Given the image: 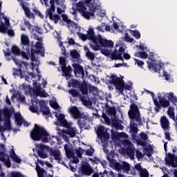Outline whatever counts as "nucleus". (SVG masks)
Returning a JSON list of instances; mask_svg holds the SVG:
<instances>
[{"label":"nucleus","mask_w":177,"mask_h":177,"mask_svg":"<svg viewBox=\"0 0 177 177\" xmlns=\"http://www.w3.org/2000/svg\"><path fill=\"white\" fill-rule=\"evenodd\" d=\"M140 177H149V171L146 169H143L140 171Z\"/></svg>","instance_id":"obj_54"},{"label":"nucleus","mask_w":177,"mask_h":177,"mask_svg":"<svg viewBox=\"0 0 177 177\" xmlns=\"http://www.w3.org/2000/svg\"><path fill=\"white\" fill-rule=\"evenodd\" d=\"M4 128L6 129V131H10L12 129L10 120H4Z\"/></svg>","instance_id":"obj_50"},{"label":"nucleus","mask_w":177,"mask_h":177,"mask_svg":"<svg viewBox=\"0 0 177 177\" xmlns=\"http://www.w3.org/2000/svg\"><path fill=\"white\" fill-rule=\"evenodd\" d=\"M138 53L141 59H147L149 57V55H147V53H146V52L145 51H142V52L138 51Z\"/></svg>","instance_id":"obj_63"},{"label":"nucleus","mask_w":177,"mask_h":177,"mask_svg":"<svg viewBox=\"0 0 177 177\" xmlns=\"http://www.w3.org/2000/svg\"><path fill=\"white\" fill-rule=\"evenodd\" d=\"M138 123L136 122H130V131L131 133H133L134 135H136L139 131V129L138 128Z\"/></svg>","instance_id":"obj_32"},{"label":"nucleus","mask_w":177,"mask_h":177,"mask_svg":"<svg viewBox=\"0 0 177 177\" xmlns=\"http://www.w3.org/2000/svg\"><path fill=\"white\" fill-rule=\"evenodd\" d=\"M93 153H95V149L92 148V146H91V149H88L86 150V156H93Z\"/></svg>","instance_id":"obj_57"},{"label":"nucleus","mask_w":177,"mask_h":177,"mask_svg":"<svg viewBox=\"0 0 177 177\" xmlns=\"http://www.w3.org/2000/svg\"><path fill=\"white\" fill-rule=\"evenodd\" d=\"M59 121L60 127H63L64 128L66 129V130L63 129L62 131L63 137L64 138V135H68L69 138H75V135H77V130L75 128L72 127L73 122H68L67 120H66V115H61Z\"/></svg>","instance_id":"obj_5"},{"label":"nucleus","mask_w":177,"mask_h":177,"mask_svg":"<svg viewBox=\"0 0 177 177\" xmlns=\"http://www.w3.org/2000/svg\"><path fill=\"white\" fill-rule=\"evenodd\" d=\"M62 73L66 78H71V73H73V68L68 65L67 66L62 67Z\"/></svg>","instance_id":"obj_26"},{"label":"nucleus","mask_w":177,"mask_h":177,"mask_svg":"<svg viewBox=\"0 0 177 177\" xmlns=\"http://www.w3.org/2000/svg\"><path fill=\"white\" fill-rule=\"evenodd\" d=\"M109 84L114 85L115 89L119 92L120 95H124V90L132 91V85L125 84L124 80L118 77L116 75H112L110 77Z\"/></svg>","instance_id":"obj_3"},{"label":"nucleus","mask_w":177,"mask_h":177,"mask_svg":"<svg viewBox=\"0 0 177 177\" xmlns=\"http://www.w3.org/2000/svg\"><path fill=\"white\" fill-rule=\"evenodd\" d=\"M30 60L32 62H35V60H37V57H35V53H41V50H35L32 48V46H31L30 48Z\"/></svg>","instance_id":"obj_33"},{"label":"nucleus","mask_w":177,"mask_h":177,"mask_svg":"<svg viewBox=\"0 0 177 177\" xmlns=\"http://www.w3.org/2000/svg\"><path fill=\"white\" fill-rule=\"evenodd\" d=\"M25 15L28 19H35V17L34 16V13L31 12V10H27L26 12H25Z\"/></svg>","instance_id":"obj_60"},{"label":"nucleus","mask_w":177,"mask_h":177,"mask_svg":"<svg viewBox=\"0 0 177 177\" xmlns=\"http://www.w3.org/2000/svg\"><path fill=\"white\" fill-rule=\"evenodd\" d=\"M68 93L73 96V97H80V96L82 95L78 92L77 90L74 88L69 90Z\"/></svg>","instance_id":"obj_40"},{"label":"nucleus","mask_w":177,"mask_h":177,"mask_svg":"<svg viewBox=\"0 0 177 177\" xmlns=\"http://www.w3.org/2000/svg\"><path fill=\"white\" fill-rule=\"evenodd\" d=\"M144 150L145 151V156H147V157H151V151L153 150V148H150V147H147V148H144Z\"/></svg>","instance_id":"obj_52"},{"label":"nucleus","mask_w":177,"mask_h":177,"mask_svg":"<svg viewBox=\"0 0 177 177\" xmlns=\"http://www.w3.org/2000/svg\"><path fill=\"white\" fill-rule=\"evenodd\" d=\"M149 59L151 60V62H147L148 67L150 70H152V71H154V73H157L162 69V66L158 64L157 60L151 57H149Z\"/></svg>","instance_id":"obj_9"},{"label":"nucleus","mask_w":177,"mask_h":177,"mask_svg":"<svg viewBox=\"0 0 177 177\" xmlns=\"http://www.w3.org/2000/svg\"><path fill=\"white\" fill-rule=\"evenodd\" d=\"M87 37L88 41H92L93 44H97V40L99 39V36H96L95 33V30L93 28H89L87 31Z\"/></svg>","instance_id":"obj_19"},{"label":"nucleus","mask_w":177,"mask_h":177,"mask_svg":"<svg viewBox=\"0 0 177 177\" xmlns=\"http://www.w3.org/2000/svg\"><path fill=\"white\" fill-rule=\"evenodd\" d=\"M113 167L116 171H121L122 169V163H120L118 162H115L113 164Z\"/></svg>","instance_id":"obj_53"},{"label":"nucleus","mask_w":177,"mask_h":177,"mask_svg":"<svg viewBox=\"0 0 177 177\" xmlns=\"http://www.w3.org/2000/svg\"><path fill=\"white\" fill-rule=\"evenodd\" d=\"M0 150H2L0 151V161L3 162L7 168H10L12 163L10 162L9 155L5 153V145L0 144Z\"/></svg>","instance_id":"obj_6"},{"label":"nucleus","mask_w":177,"mask_h":177,"mask_svg":"<svg viewBox=\"0 0 177 177\" xmlns=\"http://www.w3.org/2000/svg\"><path fill=\"white\" fill-rule=\"evenodd\" d=\"M30 136L32 140L37 142H44V143L49 142V133L45 129L44 127H42L37 124H35V127L30 132Z\"/></svg>","instance_id":"obj_1"},{"label":"nucleus","mask_w":177,"mask_h":177,"mask_svg":"<svg viewBox=\"0 0 177 177\" xmlns=\"http://www.w3.org/2000/svg\"><path fill=\"white\" fill-rule=\"evenodd\" d=\"M50 106L54 109L55 110H56V109H58L59 107V104H57V102L55 101H50Z\"/></svg>","instance_id":"obj_64"},{"label":"nucleus","mask_w":177,"mask_h":177,"mask_svg":"<svg viewBox=\"0 0 177 177\" xmlns=\"http://www.w3.org/2000/svg\"><path fill=\"white\" fill-rule=\"evenodd\" d=\"M122 169H123L124 172H129L131 170V165L125 161H123L122 162Z\"/></svg>","instance_id":"obj_38"},{"label":"nucleus","mask_w":177,"mask_h":177,"mask_svg":"<svg viewBox=\"0 0 177 177\" xmlns=\"http://www.w3.org/2000/svg\"><path fill=\"white\" fill-rule=\"evenodd\" d=\"M11 50H12V55H15V56H20V54H21L20 48H19L17 46H15V45L12 46Z\"/></svg>","instance_id":"obj_39"},{"label":"nucleus","mask_w":177,"mask_h":177,"mask_svg":"<svg viewBox=\"0 0 177 177\" xmlns=\"http://www.w3.org/2000/svg\"><path fill=\"white\" fill-rule=\"evenodd\" d=\"M132 35L134 36L136 39H140V32L139 30H136L132 31Z\"/></svg>","instance_id":"obj_58"},{"label":"nucleus","mask_w":177,"mask_h":177,"mask_svg":"<svg viewBox=\"0 0 177 177\" xmlns=\"http://www.w3.org/2000/svg\"><path fill=\"white\" fill-rule=\"evenodd\" d=\"M101 53H102V55H104V56H109L110 57V55H111V51L107 49H102Z\"/></svg>","instance_id":"obj_61"},{"label":"nucleus","mask_w":177,"mask_h":177,"mask_svg":"<svg viewBox=\"0 0 177 177\" xmlns=\"http://www.w3.org/2000/svg\"><path fill=\"white\" fill-rule=\"evenodd\" d=\"M30 46H32V49L35 48L36 50H41L42 49V43L41 41H37L35 45H34V41H32Z\"/></svg>","instance_id":"obj_42"},{"label":"nucleus","mask_w":177,"mask_h":177,"mask_svg":"<svg viewBox=\"0 0 177 177\" xmlns=\"http://www.w3.org/2000/svg\"><path fill=\"white\" fill-rule=\"evenodd\" d=\"M126 145H128V147L126 149V154H127L131 160H133V158H135V147H133V144L128 140L126 141Z\"/></svg>","instance_id":"obj_16"},{"label":"nucleus","mask_w":177,"mask_h":177,"mask_svg":"<svg viewBox=\"0 0 177 177\" xmlns=\"http://www.w3.org/2000/svg\"><path fill=\"white\" fill-rule=\"evenodd\" d=\"M71 56L73 59H80V57H81V56L80 55V53H78V51L77 50H73L71 51Z\"/></svg>","instance_id":"obj_45"},{"label":"nucleus","mask_w":177,"mask_h":177,"mask_svg":"<svg viewBox=\"0 0 177 177\" xmlns=\"http://www.w3.org/2000/svg\"><path fill=\"white\" fill-rule=\"evenodd\" d=\"M74 69V74L77 75V74H80L82 77L85 75V72L84 71V67L80 65L78 63H75L72 64Z\"/></svg>","instance_id":"obj_21"},{"label":"nucleus","mask_w":177,"mask_h":177,"mask_svg":"<svg viewBox=\"0 0 177 177\" xmlns=\"http://www.w3.org/2000/svg\"><path fill=\"white\" fill-rule=\"evenodd\" d=\"M2 113L3 114V119L2 118ZM10 118H12V110L4 108L3 110L0 109V122L1 121H8L10 120Z\"/></svg>","instance_id":"obj_14"},{"label":"nucleus","mask_w":177,"mask_h":177,"mask_svg":"<svg viewBox=\"0 0 177 177\" xmlns=\"http://www.w3.org/2000/svg\"><path fill=\"white\" fill-rule=\"evenodd\" d=\"M111 127L115 128L116 131H122V129H124V126H122V124H121V123L117 119L112 120Z\"/></svg>","instance_id":"obj_29"},{"label":"nucleus","mask_w":177,"mask_h":177,"mask_svg":"<svg viewBox=\"0 0 177 177\" xmlns=\"http://www.w3.org/2000/svg\"><path fill=\"white\" fill-rule=\"evenodd\" d=\"M29 110L32 113H35L36 114H38L39 108L37 104H32L31 106H30Z\"/></svg>","instance_id":"obj_48"},{"label":"nucleus","mask_w":177,"mask_h":177,"mask_svg":"<svg viewBox=\"0 0 177 177\" xmlns=\"http://www.w3.org/2000/svg\"><path fill=\"white\" fill-rule=\"evenodd\" d=\"M97 44H100L102 48H113L114 46V42L111 40H107V39H104L102 35H98Z\"/></svg>","instance_id":"obj_12"},{"label":"nucleus","mask_w":177,"mask_h":177,"mask_svg":"<svg viewBox=\"0 0 177 177\" xmlns=\"http://www.w3.org/2000/svg\"><path fill=\"white\" fill-rule=\"evenodd\" d=\"M40 112L42 113L43 115H49L50 114V109L44 104H41Z\"/></svg>","instance_id":"obj_31"},{"label":"nucleus","mask_w":177,"mask_h":177,"mask_svg":"<svg viewBox=\"0 0 177 177\" xmlns=\"http://www.w3.org/2000/svg\"><path fill=\"white\" fill-rule=\"evenodd\" d=\"M167 115L169 116L170 118H172L175 122H176V118H175V113L174 112V110L171 109V106L169 107V109L167 111Z\"/></svg>","instance_id":"obj_46"},{"label":"nucleus","mask_w":177,"mask_h":177,"mask_svg":"<svg viewBox=\"0 0 177 177\" xmlns=\"http://www.w3.org/2000/svg\"><path fill=\"white\" fill-rule=\"evenodd\" d=\"M21 42L24 46H26V50L30 55V49H31V45L30 44V38L26 35H22L21 37Z\"/></svg>","instance_id":"obj_17"},{"label":"nucleus","mask_w":177,"mask_h":177,"mask_svg":"<svg viewBox=\"0 0 177 177\" xmlns=\"http://www.w3.org/2000/svg\"><path fill=\"white\" fill-rule=\"evenodd\" d=\"M14 118L15 122H17V125H19V127H21V125H23V122L25 127H28L30 125L28 122L24 121V119L21 117V114H20V113H15Z\"/></svg>","instance_id":"obj_18"},{"label":"nucleus","mask_w":177,"mask_h":177,"mask_svg":"<svg viewBox=\"0 0 177 177\" xmlns=\"http://www.w3.org/2000/svg\"><path fill=\"white\" fill-rule=\"evenodd\" d=\"M53 10H50V8H48L47 10V13L50 17V20H53L55 24H57L59 23V20H60V17L57 15H53Z\"/></svg>","instance_id":"obj_25"},{"label":"nucleus","mask_w":177,"mask_h":177,"mask_svg":"<svg viewBox=\"0 0 177 177\" xmlns=\"http://www.w3.org/2000/svg\"><path fill=\"white\" fill-rule=\"evenodd\" d=\"M139 136L140 138H137L136 140V142L137 145H138V146H142L143 147H145V146H146L147 145L146 142H147V139H149V136L146 133L143 131L140 133Z\"/></svg>","instance_id":"obj_15"},{"label":"nucleus","mask_w":177,"mask_h":177,"mask_svg":"<svg viewBox=\"0 0 177 177\" xmlns=\"http://www.w3.org/2000/svg\"><path fill=\"white\" fill-rule=\"evenodd\" d=\"M96 134L100 140L106 141L110 139V134H109L104 126L98 127L96 131Z\"/></svg>","instance_id":"obj_7"},{"label":"nucleus","mask_w":177,"mask_h":177,"mask_svg":"<svg viewBox=\"0 0 177 177\" xmlns=\"http://www.w3.org/2000/svg\"><path fill=\"white\" fill-rule=\"evenodd\" d=\"M36 171L37 172V176L38 177H46V175L48 174V171H46L44 168H41L39 165H36Z\"/></svg>","instance_id":"obj_27"},{"label":"nucleus","mask_w":177,"mask_h":177,"mask_svg":"<svg viewBox=\"0 0 177 177\" xmlns=\"http://www.w3.org/2000/svg\"><path fill=\"white\" fill-rule=\"evenodd\" d=\"M64 150L68 158H73V157H74V151L70 148L68 145L66 144L64 145Z\"/></svg>","instance_id":"obj_30"},{"label":"nucleus","mask_w":177,"mask_h":177,"mask_svg":"<svg viewBox=\"0 0 177 177\" xmlns=\"http://www.w3.org/2000/svg\"><path fill=\"white\" fill-rule=\"evenodd\" d=\"M79 88L83 95H88V84L86 83H81Z\"/></svg>","instance_id":"obj_35"},{"label":"nucleus","mask_w":177,"mask_h":177,"mask_svg":"<svg viewBox=\"0 0 177 177\" xmlns=\"http://www.w3.org/2000/svg\"><path fill=\"white\" fill-rule=\"evenodd\" d=\"M80 99L84 104V106H91V102L85 99V97L84 95H80Z\"/></svg>","instance_id":"obj_47"},{"label":"nucleus","mask_w":177,"mask_h":177,"mask_svg":"<svg viewBox=\"0 0 177 177\" xmlns=\"http://www.w3.org/2000/svg\"><path fill=\"white\" fill-rule=\"evenodd\" d=\"M109 57L112 59V60H122L121 57H120L117 49L114 50V51L111 53Z\"/></svg>","instance_id":"obj_36"},{"label":"nucleus","mask_w":177,"mask_h":177,"mask_svg":"<svg viewBox=\"0 0 177 177\" xmlns=\"http://www.w3.org/2000/svg\"><path fill=\"white\" fill-rule=\"evenodd\" d=\"M134 61H135V64H137L138 67L143 68V66H145V62L140 61L136 58H134Z\"/></svg>","instance_id":"obj_55"},{"label":"nucleus","mask_w":177,"mask_h":177,"mask_svg":"<svg viewBox=\"0 0 177 177\" xmlns=\"http://www.w3.org/2000/svg\"><path fill=\"white\" fill-rule=\"evenodd\" d=\"M11 158L15 162H17V164H20V162H21V159H20L17 155H15L14 156H12Z\"/></svg>","instance_id":"obj_62"},{"label":"nucleus","mask_w":177,"mask_h":177,"mask_svg":"<svg viewBox=\"0 0 177 177\" xmlns=\"http://www.w3.org/2000/svg\"><path fill=\"white\" fill-rule=\"evenodd\" d=\"M76 8L80 10V12H83L84 10H86V7L84 6V3L82 1H79L76 4Z\"/></svg>","instance_id":"obj_41"},{"label":"nucleus","mask_w":177,"mask_h":177,"mask_svg":"<svg viewBox=\"0 0 177 177\" xmlns=\"http://www.w3.org/2000/svg\"><path fill=\"white\" fill-rule=\"evenodd\" d=\"M158 99H159V103L163 109H167V107H169V106H171L169 100H167L165 96L162 97L161 95H158Z\"/></svg>","instance_id":"obj_24"},{"label":"nucleus","mask_w":177,"mask_h":177,"mask_svg":"<svg viewBox=\"0 0 177 177\" xmlns=\"http://www.w3.org/2000/svg\"><path fill=\"white\" fill-rule=\"evenodd\" d=\"M88 10L89 11H86L84 10L83 12H82V16H84V19H86L87 20H89L91 17H93V16H95V12H96V5L89 4Z\"/></svg>","instance_id":"obj_10"},{"label":"nucleus","mask_w":177,"mask_h":177,"mask_svg":"<svg viewBox=\"0 0 177 177\" xmlns=\"http://www.w3.org/2000/svg\"><path fill=\"white\" fill-rule=\"evenodd\" d=\"M165 163L167 165H171L173 168H176L177 167V156L175 153H169L167 156L165 158Z\"/></svg>","instance_id":"obj_11"},{"label":"nucleus","mask_w":177,"mask_h":177,"mask_svg":"<svg viewBox=\"0 0 177 177\" xmlns=\"http://www.w3.org/2000/svg\"><path fill=\"white\" fill-rule=\"evenodd\" d=\"M32 85L34 86L32 89L33 95L35 96H41V97H46V93H45V91H41L39 90V86H38L37 82H34Z\"/></svg>","instance_id":"obj_20"},{"label":"nucleus","mask_w":177,"mask_h":177,"mask_svg":"<svg viewBox=\"0 0 177 177\" xmlns=\"http://www.w3.org/2000/svg\"><path fill=\"white\" fill-rule=\"evenodd\" d=\"M168 99L171 102V103H174V104H175V103H177V97L174 94V93H169Z\"/></svg>","instance_id":"obj_44"},{"label":"nucleus","mask_w":177,"mask_h":177,"mask_svg":"<svg viewBox=\"0 0 177 177\" xmlns=\"http://www.w3.org/2000/svg\"><path fill=\"white\" fill-rule=\"evenodd\" d=\"M59 64L62 66V67L67 66V62H66V58L64 57H59Z\"/></svg>","instance_id":"obj_56"},{"label":"nucleus","mask_w":177,"mask_h":177,"mask_svg":"<svg viewBox=\"0 0 177 177\" xmlns=\"http://www.w3.org/2000/svg\"><path fill=\"white\" fill-rule=\"evenodd\" d=\"M81 82H80L78 80L75 79H73L71 82V85L73 88H80L81 86Z\"/></svg>","instance_id":"obj_49"},{"label":"nucleus","mask_w":177,"mask_h":177,"mask_svg":"<svg viewBox=\"0 0 177 177\" xmlns=\"http://www.w3.org/2000/svg\"><path fill=\"white\" fill-rule=\"evenodd\" d=\"M70 113L72 114L73 118L77 120V124L80 129H87L86 127L89 125V117L85 114L81 113L78 107L72 106L69 109Z\"/></svg>","instance_id":"obj_2"},{"label":"nucleus","mask_w":177,"mask_h":177,"mask_svg":"<svg viewBox=\"0 0 177 177\" xmlns=\"http://www.w3.org/2000/svg\"><path fill=\"white\" fill-rule=\"evenodd\" d=\"M8 31V26L5 25V24L1 21L0 22V32L2 34H6V32Z\"/></svg>","instance_id":"obj_43"},{"label":"nucleus","mask_w":177,"mask_h":177,"mask_svg":"<svg viewBox=\"0 0 177 177\" xmlns=\"http://www.w3.org/2000/svg\"><path fill=\"white\" fill-rule=\"evenodd\" d=\"M85 50H87L86 53V56L88 60H91V62H93L95 60V53L91 52L89 50V48L88 47H84Z\"/></svg>","instance_id":"obj_34"},{"label":"nucleus","mask_w":177,"mask_h":177,"mask_svg":"<svg viewBox=\"0 0 177 177\" xmlns=\"http://www.w3.org/2000/svg\"><path fill=\"white\" fill-rule=\"evenodd\" d=\"M160 125L164 131H169V120H168L167 116H162L160 118Z\"/></svg>","instance_id":"obj_23"},{"label":"nucleus","mask_w":177,"mask_h":177,"mask_svg":"<svg viewBox=\"0 0 177 177\" xmlns=\"http://www.w3.org/2000/svg\"><path fill=\"white\" fill-rule=\"evenodd\" d=\"M55 2L56 5H58L59 6H64V1L63 0H50V10L55 11Z\"/></svg>","instance_id":"obj_28"},{"label":"nucleus","mask_w":177,"mask_h":177,"mask_svg":"<svg viewBox=\"0 0 177 177\" xmlns=\"http://www.w3.org/2000/svg\"><path fill=\"white\" fill-rule=\"evenodd\" d=\"M50 156L54 157V160H55V161H57L58 164H62V165H64V161L62 160V154L60 153V150L50 149Z\"/></svg>","instance_id":"obj_13"},{"label":"nucleus","mask_w":177,"mask_h":177,"mask_svg":"<svg viewBox=\"0 0 177 177\" xmlns=\"http://www.w3.org/2000/svg\"><path fill=\"white\" fill-rule=\"evenodd\" d=\"M48 147L45 145H39L38 149H37V154L40 158H48V153L45 152V150H46Z\"/></svg>","instance_id":"obj_22"},{"label":"nucleus","mask_w":177,"mask_h":177,"mask_svg":"<svg viewBox=\"0 0 177 177\" xmlns=\"http://www.w3.org/2000/svg\"><path fill=\"white\" fill-rule=\"evenodd\" d=\"M107 108V113L109 115H115L117 114V110L115 109V106H109L106 105Z\"/></svg>","instance_id":"obj_37"},{"label":"nucleus","mask_w":177,"mask_h":177,"mask_svg":"<svg viewBox=\"0 0 177 177\" xmlns=\"http://www.w3.org/2000/svg\"><path fill=\"white\" fill-rule=\"evenodd\" d=\"M145 155L140 151V150H136V157L138 160H141V158H143Z\"/></svg>","instance_id":"obj_59"},{"label":"nucleus","mask_w":177,"mask_h":177,"mask_svg":"<svg viewBox=\"0 0 177 177\" xmlns=\"http://www.w3.org/2000/svg\"><path fill=\"white\" fill-rule=\"evenodd\" d=\"M80 171L83 176H91L93 174V169L88 162L82 164L80 167Z\"/></svg>","instance_id":"obj_8"},{"label":"nucleus","mask_w":177,"mask_h":177,"mask_svg":"<svg viewBox=\"0 0 177 177\" xmlns=\"http://www.w3.org/2000/svg\"><path fill=\"white\" fill-rule=\"evenodd\" d=\"M129 118L130 122H137L138 127L143 126V122L142 121V114L139 110V107L135 103H132L130 105V109L128 111Z\"/></svg>","instance_id":"obj_4"},{"label":"nucleus","mask_w":177,"mask_h":177,"mask_svg":"<svg viewBox=\"0 0 177 177\" xmlns=\"http://www.w3.org/2000/svg\"><path fill=\"white\" fill-rule=\"evenodd\" d=\"M82 153H84V149H82L81 147H80L77 149H75V154L80 158L82 157Z\"/></svg>","instance_id":"obj_51"}]
</instances>
